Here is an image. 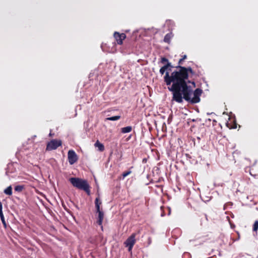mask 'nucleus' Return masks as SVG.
I'll return each mask as SVG.
<instances>
[{"instance_id": "16", "label": "nucleus", "mask_w": 258, "mask_h": 258, "mask_svg": "<svg viewBox=\"0 0 258 258\" xmlns=\"http://www.w3.org/2000/svg\"><path fill=\"white\" fill-rule=\"evenodd\" d=\"M121 118L120 115H117L112 117H109L106 118L107 120H111V121H115Z\"/></svg>"}, {"instance_id": "11", "label": "nucleus", "mask_w": 258, "mask_h": 258, "mask_svg": "<svg viewBox=\"0 0 258 258\" xmlns=\"http://www.w3.org/2000/svg\"><path fill=\"white\" fill-rule=\"evenodd\" d=\"M95 208L96 211L100 210V206L102 204V202L100 201L99 197H98L96 198L95 201Z\"/></svg>"}, {"instance_id": "1", "label": "nucleus", "mask_w": 258, "mask_h": 258, "mask_svg": "<svg viewBox=\"0 0 258 258\" xmlns=\"http://www.w3.org/2000/svg\"><path fill=\"white\" fill-rule=\"evenodd\" d=\"M187 58L186 55L182 56L178 62V65L175 67L176 70L170 75L168 72L164 77V81L167 86L172 83L169 90L172 92V100L177 103H181L183 99L191 104H195L200 101V96L203 91L200 88H197L193 91L192 87L188 85L191 84L194 87L196 84L194 81L188 80L190 75H193L195 72L190 67H185L181 65Z\"/></svg>"}, {"instance_id": "10", "label": "nucleus", "mask_w": 258, "mask_h": 258, "mask_svg": "<svg viewBox=\"0 0 258 258\" xmlns=\"http://www.w3.org/2000/svg\"><path fill=\"white\" fill-rule=\"evenodd\" d=\"M94 145L96 147L98 148L99 151L100 152L103 151L105 149L104 145L99 141H97Z\"/></svg>"}, {"instance_id": "20", "label": "nucleus", "mask_w": 258, "mask_h": 258, "mask_svg": "<svg viewBox=\"0 0 258 258\" xmlns=\"http://www.w3.org/2000/svg\"><path fill=\"white\" fill-rule=\"evenodd\" d=\"M4 215L3 212V204L0 202V216Z\"/></svg>"}, {"instance_id": "6", "label": "nucleus", "mask_w": 258, "mask_h": 258, "mask_svg": "<svg viewBox=\"0 0 258 258\" xmlns=\"http://www.w3.org/2000/svg\"><path fill=\"white\" fill-rule=\"evenodd\" d=\"M113 36L117 43V44L121 45L123 43V40L126 38V35L124 33H119L115 32Z\"/></svg>"}, {"instance_id": "23", "label": "nucleus", "mask_w": 258, "mask_h": 258, "mask_svg": "<svg viewBox=\"0 0 258 258\" xmlns=\"http://www.w3.org/2000/svg\"><path fill=\"white\" fill-rule=\"evenodd\" d=\"M122 154L121 153L120 155V157H119V160H121L122 159Z\"/></svg>"}, {"instance_id": "17", "label": "nucleus", "mask_w": 258, "mask_h": 258, "mask_svg": "<svg viewBox=\"0 0 258 258\" xmlns=\"http://www.w3.org/2000/svg\"><path fill=\"white\" fill-rule=\"evenodd\" d=\"M160 62L162 63V64H168V63H171V62H170L168 60V59L165 57H162L160 59Z\"/></svg>"}, {"instance_id": "15", "label": "nucleus", "mask_w": 258, "mask_h": 258, "mask_svg": "<svg viewBox=\"0 0 258 258\" xmlns=\"http://www.w3.org/2000/svg\"><path fill=\"white\" fill-rule=\"evenodd\" d=\"M133 168V167H131L128 170L124 171L122 173V179H124L125 177L129 175L132 173V171L131 170V169Z\"/></svg>"}, {"instance_id": "2", "label": "nucleus", "mask_w": 258, "mask_h": 258, "mask_svg": "<svg viewBox=\"0 0 258 258\" xmlns=\"http://www.w3.org/2000/svg\"><path fill=\"white\" fill-rule=\"evenodd\" d=\"M69 181L74 187L84 190L88 195H90V186L87 180L78 177H71Z\"/></svg>"}, {"instance_id": "21", "label": "nucleus", "mask_w": 258, "mask_h": 258, "mask_svg": "<svg viewBox=\"0 0 258 258\" xmlns=\"http://www.w3.org/2000/svg\"><path fill=\"white\" fill-rule=\"evenodd\" d=\"M229 223H230V226H231V227L232 228H234L235 227V225L232 224L230 221H229Z\"/></svg>"}, {"instance_id": "13", "label": "nucleus", "mask_w": 258, "mask_h": 258, "mask_svg": "<svg viewBox=\"0 0 258 258\" xmlns=\"http://www.w3.org/2000/svg\"><path fill=\"white\" fill-rule=\"evenodd\" d=\"M4 193L8 196H11L12 195V187L10 185L8 186L7 188H6L4 191Z\"/></svg>"}, {"instance_id": "8", "label": "nucleus", "mask_w": 258, "mask_h": 258, "mask_svg": "<svg viewBox=\"0 0 258 258\" xmlns=\"http://www.w3.org/2000/svg\"><path fill=\"white\" fill-rule=\"evenodd\" d=\"M96 212L98 214V219L97 220V223L99 225L101 226V228L102 229V228H103L102 222H103V218H104V213H103V211H101V210L99 211H96Z\"/></svg>"}, {"instance_id": "24", "label": "nucleus", "mask_w": 258, "mask_h": 258, "mask_svg": "<svg viewBox=\"0 0 258 258\" xmlns=\"http://www.w3.org/2000/svg\"><path fill=\"white\" fill-rule=\"evenodd\" d=\"M231 128H236V125H235L234 126L232 127Z\"/></svg>"}, {"instance_id": "25", "label": "nucleus", "mask_w": 258, "mask_h": 258, "mask_svg": "<svg viewBox=\"0 0 258 258\" xmlns=\"http://www.w3.org/2000/svg\"><path fill=\"white\" fill-rule=\"evenodd\" d=\"M49 136H52V134L51 133L49 134Z\"/></svg>"}, {"instance_id": "3", "label": "nucleus", "mask_w": 258, "mask_h": 258, "mask_svg": "<svg viewBox=\"0 0 258 258\" xmlns=\"http://www.w3.org/2000/svg\"><path fill=\"white\" fill-rule=\"evenodd\" d=\"M138 233H133L124 242V245L128 248V251L132 252L134 245L136 242V237Z\"/></svg>"}, {"instance_id": "4", "label": "nucleus", "mask_w": 258, "mask_h": 258, "mask_svg": "<svg viewBox=\"0 0 258 258\" xmlns=\"http://www.w3.org/2000/svg\"><path fill=\"white\" fill-rule=\"evenodd\" d=\"M61 145L62 142L61 140H52L47 144L46 150L51 151L55 150L58 147L61 146Z\"/></svg>"}, {"instance_id": "7", "label": "nucleus", "mask_w": 258, "mask_h": 258, "mask_svg": "<svg viewBox=\"0 0 258 258\" xmlns=\"http://www.w3.org/2000/svg\"><path fill=\"white\" fill-rule=\"evenodd\" d=\"M172 67L171 63L165 64L160 68L159 70L160 74L162 76L165 73L166 74L167 72L169 73V71H171V68Z\"/></svg>"}, {"instance_id": "9", "label": "nucleus", "mask_w": 258, "mask_h": 258, "mask_svg": "<svg viewBox=\"0 0 258 258\" xmlns=\"http://www.w3.org/2000/svg\"><path fill=\"white\" fill-rule=\"evenodd\" d=\"M173 36V34H172V32L167 33V34L165 35L164 38V42L166 43L169 44L170 43L171 39H172Z\"/></svg>"}, {"instance_id": "5", "label": "nucleus", "mask_w": 258, "mask_h": 258, "mask_svg": "<svg viewBox=\"0 0 258 258\" xmlns=\"http://www.w3.org/2000/svg\"><path fill=\"white\" fill-rule=\"evenodd\" d=\"M68 158L69 162L71 165L74 164L78 160L77 154L73 150L69 151L68 153Z\"/></svg>"}, {"instance_id": "22", "label": "nucleus", "mask_w": 258, "mask_h": 258, "mask_svg": "<svg viewBox=\"0 0 258 258\" xmlns=\"http://www.w3.org/2000/svg\"><path fill=\"white\" fill-rule=\"evenodd\" d=\"M217 121L215 119L213 120V125H214V123H216Z\"/></svg>"}, {"instance_id": "19", "label": "nucleus", "mask_w": 258, "mask_h": 258, "mask_svg": "<svg viewBox=\"0 0 258 258\" xmlns=\"http://www.w3.org/2000/svg\"><path fill=\"white\" fill-rule=\"evenodd\" d=\"M0 217H1V219L2 220V222L3 224V225H4L5 227H6V222L5 220L4 216V215L0 216Z\"/></svg>"}, {"instance_id": "14", "label": "nucleus", "mask_w": 258, "mask_h": 258, "mask_svg": "<svg viewBox=\"0 0 258 258\" xmlns=\"http://www.w3.org/2000/svg\"><path fill=\"white\" fill-rule=\"evenodd\" d=\"M25 188V186L24 185H16L14 189L16 191L20 192L22 191V190Z\"/></svg>"}, {"instance_id": "18", "label": "nucleus", "mask_w": 258, "mask_h": 258, "mask_svg": "<svg viewBox=\"0 0 258 258\" xmlns=\"http://www.w3.org/2000/svg\"><path fill=\"white\" fill-rule=\"evenodd\" d=\"M258 230V221L256 220L255 221L253 227H252V230L253 231L255 232L256 233H257Z\"/></svg>"}, {"instance_id": "12", "label": "nucleus", "mask_w": 258, "mask_h": 258, "mask_svg": "<svg viewBox=\"0 0 258 258\" xmlns=\"http://www.w3.org/2000/svg\"><path fill=\"white\" fill-rule=\"evenodd\" d=\"M132 131V127L131 126H127L121 128V133L123 134L130 133Z\"/></svg>"}]
</instances>
